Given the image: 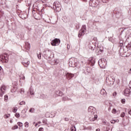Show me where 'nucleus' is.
<instances>
[{"mask_svg":"<svg viewBox=\"0 0 131 131\" xmlns=\"http://www.w3.org/2000/svg\"><path fill=\"white\" fill-rule=\"evenodd\" d=\"M96 63V59L94 57L90 58L88 62H87V66H86V68H84V70L86 71L87 73L89 74V73H91L92 72V70H93V67L95 66V64Z\"/></svg>","mask_w":131,"mask_h":131,"instance_id":"obj_1","label":"nucleus"},{"mask_svg":"<svg viewBox=\"0 0 131 131\" xmlns=\"http://www.w3.org/2000/svg\"><path fill=\"white\" fill-rule=\"evenodd\" d=\"M42 56L45 59L48 60V61H51L52 58H54L53 52L49 50H45L42 53Z\"/></svg>","mask_w":131,"mask_h":131,"instance_id":"obj_2","label":"nucleus"},{"mask_svg":"<svg viewBox=\"0 0 131 131\" xmlns=\"http://www.w3.org/2000/svg\"><path fill=\"white\" fill-rule=\"evenodd\" d=\"M69 66L70 67H73V68L77 67V68H79L80 66L79 65V62L77 61V59L75 58H71L69 60Z\"/></svg>","mask_w":131,"mask_h":131,"instance_id":"obj_3","label":"nucleus"},{"mask_svg":"<svg viewBox=\"0 0 131 131\" xmlns=\"http://www.w3.org/2000/svg\"><path fill=\"white\" fill-rule=\"evenodd\" d=\"M53 9L56 12H60L62 9V6L60 4V2L56 1L53 4Z\"/></svg>","mask_w":131,"mask_h":131,"instance_id":"obj_4","label":"nucleus"},{"mask_svg":"<svg viewBox=\"0 0 131 131\" xmlns=\"http://www.w3.org/2000/svg\"><path fill=\"white\" fill-rule=\"evenodd\" d=\"M98 64L100 68H105L106 65H107V60L105 58H101L98 61Z\"/></svg>","mask_w":131,"mask_h":131,"instance_id":"obj_5","label":"nucleus"},{"mask_svg":"<svg viewBox=\"0 0 131 131\" xmlns=\"http://www.w3.org/2000/svg\"><path fill=\"white\" fill-rule=\"evenodd\" d=\"M0 58L3 63H8L9 62V55L7 53H4L0 55Z\"/></svg>","mask_w":131,"mask_h":131,"instance_id":"obj_6","label":"nucleus"},{"mask_svg":"<svg viewBox=\"0 0 131 131\" xmlns=\"http://www.w3.org/2000/svg\"><path fill=\"white\" fill-rule=\"evenodd\" d=\"M89 4L91 7L96 8L100 5V0H90Z\"/></svg>","mask_w":131,"mask_h":131,"instance_id":"obj_7","label":"nucleus"},{"mask_svg":"<svg viewBox=\"0 0 131 131\" xmlns=\"http://www.w3.org/2000/svg\"><path fill=\"white\" fill-rule=\"evenodd\" d=\"M113 13L116 15V18H120L121 16V10L118 8H115L113 11Z\"/></svg>","mask_w":131,"mask_h":131,"instance_id":"obj_8","label":"nucleus"},{"mask_svg":"<svg viewBox=\"0 0 131 131\" xmlns=\"http://www.w3.org/2000/svg\"><path fill=\"white\" fill-rule=\"evenodd\" d=\"M119 47H120V49L119 50V53L120 54V55H121V54H122V51H124V49L123 48V40L120 39V42H119Z\"/></svg>","mask_w":131,"mask_h":131,"instance_id":"obj_9","label":"nucleus"},{"mask_svg":"<svg viewBox=\"0 0 131 131\" xmlns=\"http://www.w3.org/2000/svg\"><path fill=\"white\" fill-rule=\"evenodd\" d=\"M60 42H61V40H60V39L55 38L51 41V45L52 46L55 47L56 46H59Z\"/></svg>","mask_w":131,"mask_h":131,"instance_id":"obj_10","label":"nucleus"},{"mask_svg":"<svg viewBox=\"0 0 131 131\" xmlns=\"http://www.w3.org/2000/svg\"><path fill=\"white\" fill-rule=\"evenodd\" d=\"M96 111V108L93 106H90L88 108V112L90 113V115H95V112Z\"/></svg>","mask_w":131,"mask_h":131,"instance_id":"obj_11","label":"nucleus"},{"mask_svg":"<svg viewBox=\"0 0 131 131\" xmlns=\"http://www.w3.org/2000/svg\"><path fill=\"white\" fill-rule=\"evenodd\" d=\"M66 77L67 79L68 80H70L72 78L74 77V74L70 73H67L66 74Z\"/></svg>","mask_w":131,"mask_h":131,"instance_id":"obj_12","label":"nucleus"},{"mask_svg":"<svg viewBox=\"0 0 131 131\" xmlns=\"http://www.w3.org/2000/svg\"><path fill=\"white\" fill-rule=\"evenodd\" d=\"M1 92H0V97H3L4 94H5V91H6V87L4 85H3L1 88Z\"/></svg>","mask_w":131,"mask_h":131,"instance_id":"obj_13","label":"nucleus"},{"mask_svg":"<svg viewBox=\"0 0 131 131\" xmlns=\"http://www.w3.org/2000/svg\"><path fill=\"white\" fill-rule=\"evenodd\" d=\"M130 94V90L129 89H126L124 91V95L126 97H128Z\"/></svg>","mask_w":131,"mask_h":131,"instance_id":"obj_14","label":"nucleus"},{"mask_svg":"<svg viewBox=\"0 0 131 131\" xmlns=\"http://www.w3.org/2000/svg\"><path fill=\"white\" fill-rule=\"evenodd\" d=\"M11 93H19V91L18 90V88H17V85L16 84H15V86L13 87V88L11 89Z\"/></svg>","mask_w":131,"mask_h":131,"instance_id":"obj_15","label":"nucleus"},{"mask_svg":"<svg viewBox=\"0 0 131 131\" xmlns=\"http://www.w3.org/2000/svg\"><path fill=\"white\" fill-rule=\"evenodd\" d=\"M24 48L25 50H27V51H29V50H30V43L29 42H26Z\"/></svg>","mask_w":131,"mask_h":131,"instance_id":"obj_16","label":"nucleus"},{"mask_svg":"<svg viewBox=\"0 0 131 131\" xmlns=\"http://www.w3.org/2000/svg\"><path fill=\"white\" fill-rule=\"evenodd\" d=\"M33 12H35V10H34V8H33V9H32V14H33V16H34L35 19L37 20V18L35 17H36V16H39V15H40V14H39V13L38 12H36V13H35Z\"/></svg>","mask_w":131,"mask_h":131,"instance_id":"obj_17","label":"nucleus"},{"mask_svg":"<svg viewBox=\"0 0 131 131\" xmlns=\"http://www.w3.org/2000/svg\"><path fill=\"white\" fill-rule=\"evenodd\" d=\"M56 94L57 95V96L62 97V96H63V92H61V91L60 90H57L56 91Z\"/></svg>","mask_w":131,"mask_h":131,"instance_id":"obj_18","label":"nucleus"},{"mask_svg":"<svg viewBox=\"0 0 131 131\" xmlns=\"http://www.w3.org/2000/svg\"><path fill=\"white\" fill-rule=\"evenodd\" d=\"M58 64H59V60L58 59L54 60L51 62L52 65H58Z\"/></svg>","mask_w":131,"mask_h":131,"instance_id":"obj_19","label":"nucleus"},{"mask_svg":"<svg viewBox=\"0 0 131 131\" xmlns=\"http://www.w3.org/2000/svg\"><path fill=\"white\" fill-rule=\"evenodd\" d=\"M83 33H84V31H82V30H80V31H79V33L78 34V37H81Z\"/></svg>","mask_w":131,"mask_h":131,"instance_id":"obj_20","label":"nucleus"},{"mask_svg":"<svg viewBox=\"0 0 131 131\" xmlns=\"http://www.w3.org/2000/svg\"><path fill=\"white\" fill-rule=\"evenodd\" d=\"M104 51V50H103V48H98L96 50V53H103V52Z\"/></svg>","mask_w":131,"mask_h":131,"instance_id":"obj_21","label":"nucleus"},{"mask_svg":"<svg viewBox=\"0 0 131 131\" xmlns=\"http://www.w3.org/2000/svg\"><path fill=\"white\" fill-rule=\"evenodd\" d=\"M40 99H47L48 98V95H45V94H41L40 97Z\"/></svg>","mask_w":131,"mask_h":131,"instance_id":"obj_22","label":"nucleus"},{"mask_svg":"<svg viewBox=\"0 0 131 131\" xmlns=\"http://www.w3.org/2000/svg\"><path fill=\"white\" fill-rule=\"evenodd\" d=\"M23 65H24L25 67H28V65H29V61H28L26 62H23Z\"/></svg>","mask_w":131,"mask_h":131,"instance_id":"obj_23","label":"nucleus"},{"mask_svg":"<svg viewBox=\"0 0 131 131\" xmlns=\"http://www.w3.org/2000/svg\"><path fill=\"white\" fill-rule=\"evenodd\" d=\"M30 95H34V91H33V89L30 88L29 90Z\"/></svg>","mask_w":131,"mask_h":131,"instance_id":"obj_24","label":"nucleus"},{"mask_svg":"<svg viewBox=\"0 0 131 131\" xmlns=\"http://www.w3.org/2000/svg\"><path fill=\"white\" fill-rule=\"evenodd\" d=\"M110 79L111 80V81H113V82L115 81V78L113 76H110Z\"/></svg>","mask_w":131,"mask_h":131,"instance_id":"obj_25","label":"nucleus"},{"mask_svg":"<svg viewBox=\"0 0 131 131\" xmlns=\"http://www.w3.org/2000/svg\"><path fill=\"white\" fill-rule=\"evenodd\" d=\"M125 29V28H121L119 29L120 32H121L120 34H122V33H123V31H124Z\"/></svg>","mask_w":131,"mask_h":131,"instance_id":"obj_26","label":"nucleus"},{"mask_svg":"<svg viewBox=\"0 0 131 131\" xmlns=\"http://www.w3.org/2000/svg\"><path fill=\"white\" fill-rule=\"evenodd\" d=\"M81 30L85 31V30H86V26H85V25H84L82 26Z\"/></svg>","mask_w":131,"mask_h":131,"instance_id":"obj_27","label":"nucleus"},{"mask_svg":"<svg viewBox=\"0 0 131 131\" xmlns=\"http://www.w3.org/2000/svg\"><path fill=\"white\" fill-rule=\"evenodd\" d=\"M3 16H4V11L0 8V18H2Z\"/></svg>","mask_w":131,"mask_h":131,"instance_id":"obj_28","label":"nucleus"},{"mask_svg":"<svg viewBox=\"0 0 131 131\" xmlns=\"http://www.w3.org/2000/svg\"><path fill=\"white\" fill-rule=\"evenodd\" d=\"M37 58L40 60L41 59V52H39L38 53H37Z\"/></svg>","mask_w":131,"mask_h":131,"instance_id":"obj_29","label":"nucleus"},{"mask_svg":"<svg viewBox=\"0 0 131 131\" xmlns=\"http://www.w3.org/2000/svg\"><path fill=\"white\" fill-rule=\"evenodd\" d=\"M101 95H105L106 94V91L104 89H102L100 91Z\"/></svg>","mask_w":131,"mask_h":131,"instance_id":"obj_30","label":"nucleus"},{"mask_svg":"<svg viewBox=\"0 0 131 131\" xmlns=\"http://www.w3.org/2000/svg\"><path fill=\"white\" fill-rule=\"evenodd\" d=\"M19 79H23V80H24L25 79V76L24 75H20Z\"/></svg>","mask_w":131,"mask_h":131,"instance_id":"obj_31","label":"nucleus"},{"mask_svg":"<svg viewBox=\"0 0 131 131\" xmlns=\"http://www.w3.org/2000/svg\"><path fill=\"white\" fill-rule=\"evenodd\" d=\"M18 93H20V94H21V95L24 94V89H21L19 90H18Z\"/></svg>","mask_w":131,"mask_h":131,"instance_id":"obj_32","label":"nucleus"},{"mask_svg":"<svg viewBox=\"0 0 131 131\" xmlns=\"http://www.w3.org/2000/svg\"><path fill=\"white\" fill-rule=\"evenodd\" d=\"M17 107H13V108H12V112H13L14 113H16L17 112Z\"/></svg>","mask_w":131,"mask_h":131,"instance_id":"obj_33","label":"nucleus"},{"mask_svg":"<svg viewBox=\"0 0 131 131\" xmlns=\"http://www.w3.org/2000/svg\"><path fill=\"white\" fill-rule=\"evenodd\" d=\"M97 118H98V115H95L94 118L92 119V121H95V120H97Z\"/></svg>","mask_w":131,"mask_h":131,"instance_id":"obj_34","label":"nucleus"},{"mask_svg":"<svg viewBox=\"0 0 131 131\" xmlns=\"http://www.w3.org/2000/svg\"><path fill=\"white\" fill-rule=\"evenodd\" d=\"M29 112H30V113H33V112H34V108H30L29 111Z\"/></svg>","mask_w":131,"mask_h":131,"instance_id":"obj_35","label":"nucleus"},{"mask_svg":"<svg viewBox=\"0 0 131 131\" xmlns=\"http://www.w3.org/2000/svg\"><path fill=\"white\" fill-rule=\"evenodd\" d=\"M17 125H18V126H19L20 127H22V126H23V123H22V122H18L17 123Z\"/></svg>","mask_w":131,"mask_h":131,"instance_id":"obj_36","label":"nucleus"},{"mask_svg":"<svg viewBox=\"0 0 131 131\" xmlns=\"http://www.w3.org/2000/svg\"><path fill=\"white\" fill-rule=\"evenodd\" d=\"M8 95H5V96H4V101L5 102H7V101H8Z\"/></svg>","mask_w":131,"mask_h":131,"instance_id":"obj_37","label":"nucleus"},{"mask_svg":"<svg viewBox=\"0 0 131 131\" xmlns=\"http://www.w3.org/2000/svg\"><path fill=\"white\" fill-rule=\"evenodd\" d=\"M108 40L109 41H111V42H114V40H113V38L111 37H108Z\"/></svg>","mask_w":131,"mask_h":131,"instance_id":"obj_38","label":"nucleus"},{"mask_svg":"<svg viewBox=\"0 0 131 131\" xmlns=\"http://www.w3.org/2000/svg\"><path fill=\"white\" fill-rule=\"evenodd\" d=\"M15 117H16V118H19V117H20V114H19L18 113H16L15 114Z\"/></svg>","mask_w":131,"mask_h":131,"instance_id":"obj_39","label":"nucleus"},{"mask_svg":"<svg viewBox=\"0 0 131 131\" xmlns=\"http://www.w3.org/2000/svg\"><path fill=\"white\" fill-rule=\"evenodd\" d=\"M0 73L1 74H3L4 73V70L3 69L2 66H0Z\"/></svg>","mask_w":131,"mask_h":131,"instance_id":"obj_40","label":"nucleus"},{"mask_svg":"<svg viewBox=\"0 0 131 131\" xmlns=\"http://www.w3.org/2000/svg\"><path fill=\"white\" fill-rule=\"evenodd\" d=\"M18 128V125H15L13 127H12V129L15 130Z\"/></svg>","mask_w":131,"mask_h":131,"instance_id":"obj_41","label":"nucleus"},{"mask_svg":"<svg viewBox=\"0 0 131 131\" xmlns=\"http://www.w3.org/2000/svg\"><path fill=\"white\" fill-rule=\"evenodd\" d=\"M95 48H96V46H94V47H93V46L89 47V48L90 49V50H92V51H94Z\"/></svg>","mask_w":131,"mask_h":131,"instance_id":"obj_42","label":"nucleus"},{"mask_svg":"<svg viewBox=\"0 0 131 131\" xmlns=\"http://www.w3.org/2000/svg\"><path fill=\"white\" fill-rule=\"evenodd\" d=\"M112 113H113L114 114H116V112H117V111H116V109H115V108H114L113 109V110L112 111Z\"/></svg>","mask_w":131,"mask_h":131,"instance_id":"obj_43","label":"nucleus"},{"mask_svg":"<svg viewBox=\"0 0 131 131\" xmlns=\"http://www.w3.org/2000/svg\"><path fill=\"white\" fill-rule=\"evenodd\" d=\"M109 80V81H111V80L110 79V76H108L106 77V82H108V81Z\"/></svg>","mask_w":131,"mask_h":131,"instance_id":"obj_44","label":"nucleus"},{"mask_svg":"<svg viewBox=\"0 0 131 131\" xmlns=\"http://www.w3.org/2000/svg\"><path fill=\"white\" fill-rule=\"evenodd\" d=\"M68 99V97H63L62 98V101H63L64 102H65V101H67Z\"/></svg>","mask_w":131,"mask_h":131,"instance_id":"obj_45","label":"nucleus"},{"mask_svg":"<svg viewBox=\"0 0 131 131\" xmlns=\"http://www.w3.org/2000/svg\"><path fill=\"white\" fill-rule=\"evenodd\" d=\"M25 127H28L29 123L28 122L25 123Z\"/></svg>","mask_w":131,"mask_h":131,"instance_id":"obj_46","label":"nucleus"},{"mask_svg":"<svg viewBox=\"0 0 131 131\" xmlns=\"http://www.w3.org/2000/svg\"><path fill=\"white\" fill-rule=\"evenodd\" d=\"M121 102L122 104H125V99H122Z\"/></svg>","mask_w":131,"mask_h":131,"instance_id":"obj_47","label":"nucleus"},{"mask_svg":"<svg viewBox=\"0 0 131 131\" xmlns=\"http://www.w3.org/2000/svg\"><path fill=\"white\" fill-rule=\"evenodd\" d=\"M121 117H124L125 116V113L122 112L120 115Z\"/></svg>","mask_w":131,"mask_h":131,"instance_id":"obj_48","label":"nucleus"},{"mask_svg":"<svg viewBox=\"0 0 131 131\" xmlns=\"http://www.w3.org/2000/svg\"><path fill=\"white\" fill-rule=\"evenodd\" d=\"M123 56L124 57H128L129 56V55L130 54H129V55H127V54H125V53H126V52H123Z\"/></svg>","mask_w":131,"mask_h":131,"instance_id":"obj_49","label":"nucleus"},{"mask_svg":"<svg viewBox=\"0 0 131 131\" xmlns=\"http://www.w3.org/2000/svg\"><path fill=\"white\" fill-rule=\"evenodd\" d=\"M19 105H25V101H23L20 102L19 103Z\"/></svg>","mask_w":131,"mask_h":131,"instance_id":"obj_50","label":"nucleus"},{"mask_svg":"<svg viewBox=\"0 0 131 131\" xmlns=\"http://www.w3.org/2000/svg\"><path fill=\"white\" fill-rule=\"evenodd\" d=\"M26 112H27V109L23 110L21 111V113H24V114L26 113Z\"/></svg>","mask_w":131,"mask_h":131,"instance_id":"obj_51","label":"nucleus"},{"mask_svg":"<svg viewBox=\"0 0 131 131\" xmlns=\"http://www.w3.org/2000/svg\"><path fill=\"white\" fill-rule=\"evenodd\" d=\"M115 122H116V121H115V120H112L111 121V123L112 124H114V123H115Z\"/></svg>","mask_w":131,"mask_h":131,"instance_id":"obj_52","label":"nucleus"},{"mask_svg":"<svg viewBox=\"0 0 131 131\" xmlns=\"http://www.w3.org/2000/svg\"><path fill=\"white\" fill-rule=\"evenodd\" d=\"M70 1L71 0H63V2L65 3V4H68Z\"/></svg>","mask_w":131,"mask_h":131,"instance_id":"obj_53","label":"nucleus"},{"mask_svg":"<svg viewBox=\"0 0 131 131\" xmlns=\"http://www.w3.org/2000/svg\"><path fill=\"white\" fill-rule=\"evenodd\" d=\"M10 115L8 114V115H5V118H9V117H10Z\"/></svg>","mask_w":131,"mask_h":131,"instance_id":"obj_54","label":"nucleus"},{"mask_svg":"<svg viewBox=\"0 0 131 131\" xmlns=\"http://www.w3.org/2000/svg\"><path fill=\"white\" fill-rule=\"evenodd\" d=\"M106 131H112V128L106 127Z\"/></svg>","mask_w":131,"mask_h":131,"instance_id":"obj_55","label":"nucleus"},{"mask_svg":"<svg viewBox=\"0 0 131 131\" xmlns=\"http://www.w3.org/2000/svg\"><path fill=\"white\" fill-rule=\"evenodd\" d=\"M116 95H117V93H116V92H114L113 94V97L116 96Z\"/></svg>","mask_w":131,"mask_h":131,"instance_id":"obj_56","label":"nucleus"},{"mask_svg":"<svg viewBox=\"0 0 131 131\" xmlns=\"http://www.w3.org/2000/svg\"><path fill=\"white\" fill-rule=\"evenodd\" d=\"M83 73H84V74H88V72H86V71L84 70V69L83 70Z\"/></svg>","mask_w":131,"mask_h":131,"instance_id":"obj_57","label":"nucleus"},{"mask_svg":"<svg viewBox=\"0 0 131 131\" xmlns=\"http://www.w3.org/2000/svg\"><path fill=\"white\" fill-rule=\"evenodd\" d=\"M102 3H107V2H109V0H101Z\"/></svg>","mask_w":131,"mask_h":131,"instance_id":"obj_58","label":"nucleus"},{"mask_svg":"<svg viewBox=\"0 0 131 131\" xmlns=\"http://www.w3.org/2000/svg\"><path fill=\"white\" fill-rule=\"evenodd\" d=\"M38 131H43V127H40L38 129Z\"/></svg>","mask_w":131,"mask_h":131,"instance_id":"obj_59","label":"nucleus"},{"mask_svg":"<svg viewBox=\"0 0 131 131\" xmlns=\"http://www.w3.org/2000/svg\"><path fill=\"white\" fill-rule=\"evenodd\" d=\"M76 29H79V25H77L76 26Z\"/></svg>","mask_w":131,"mask_h":131,"instance_id":"obj_60","label":"nucleus"},{"mask_svg":"<svg viewBox=\"0 0 131 131\" xmlns=\"http://www.w3.org/2000/svg\"><path fill=\"white\" fill-rule=\"evenodd\" d=\"M42 122H43V123H47V121L45 120H43Z\"/></svg>","mask_w":131,"mask_h":131,"instance_id":"obj_61","label":"nucleus"},{"mask_svg":"<svg viewBox=\"0 0 131 131\" xmlns=\"http://www.w3.org/2000/svg\"><path fill=\"white\" fill-rule=\"evenodd\" d=\"M74 128H75V130L74 129L72 128V131H76V128H75V126H74Z\"/></svg>","mask_w":131,"mask_h":131,"instance_id":"obj_62","label":"nucleus"},{"mask_svg":"<svg viewBox=\"0 0 131 131\" xmlns=\"http://www.w3.org/2000/svg\"><path fill=\"white\" fill-rule=\"evenodd\" d=\"M80 63H81V66L83 65V64H84V62H83V61H81Z\"/></svg>","mask_w":131,"mask_h":131,"instance_id":"obj_63","label":"nucleus"},{"mask_svg":"<svg viewBox=\"0 0 131 131\" xmlns=\"http://www.w3.org/2000/svg\"><path fill=\"white\" fill-rule=\"evenodd\" d=\"M128 113L130 115H131V109L128 111Z\"/></svg>","mask_w":131,"mask_h":131,"instance_id":"obj_64","label":"nucleus"}]
</instances>
